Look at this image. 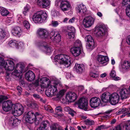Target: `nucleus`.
<instances>
[{"instance_id":"nucleus-1","label":"nucleus","mask_w":130,"mask_h":130,"mask_svg":"<svg viewBox=\"0 0 130 130\" xmlns=\"http://www.w3.org/2000/svg\"><path fill=\"white\" fill-rule=\"evenodd\" d=\"M62 86L61 82L59 80H56L53 85L48 86V88L45 91V94L47 96L49 97L52 95H56L58 92L57 87L59 88Z\"/></svg>"},{"instance_id":"nucleus-2","label":"nucleus","mask_w":130,"mask_h":130,"mask_svg":"<svg viewBox=\"0 0 130 130\" xmlns=\"http://www.w3.org/2000/svg\"><path fill=\"white\" fill-rule=\"evenodd\" d=\"M54 59L60 64L64 65L66 67H69L71 64L70 57L67 55L63 54L58 55L55 57Z\"/></svg>"},{"instance_id":"nucleus-3","label":"nucleus","mask_w":130,"mask_h":130,"mask_svg":"<svg viewBox=\"0 0 130 130\" xmlns=\"http://www.w3.org/2000/svg\"><path fill=\"white\" fill-rule=\"evenodd\" d=\"M47 17V14L45 11H41L34 14L32 19L35 23H42L46 19Z\"/></svg>"},{"instance_id":"nucleus-4","label":"nucleus","mask_w":130,"mask_h":130,"mask_svg":"<svg viewBox=\"0 0 130 130\" xmlns=\"http://www.w3.org/2000/svg\"><path fill=\"white\" fill-rule=\"evenodd\" d=\"M12 113L14 115L20 116L22 115L24 112L23 107L20 104H17L14 105Z\"/></svg>"},{"instance_id":"nucleus-5","label":"nucleus","mask_w":130,"mask_h":130,"mask_svg":"<svg viewBox=\"0 0 130 130\" xmlns=\"http://www.w3.org/2000/svg\"><path fill=\"white\" fill-rule=\"evenodd\" d=\"M85 39L87 42V48L88 50L89 51H91L95 47V45L93 39L91 36L90 35H88L86 36Z\"/></svg>"},{"instance_id":"nucleus-6","label":"nucleus","mask_w":130,"mask_h":130,"mask_svg":"<svg viewBox=\"0 0 130 130\" xmlns=\"http://www.w3.org/2000/svg\"><path fill=\"white\" fill-rule=\"evenodd\" d=\"M119 100V96L116 93H114L109 96V101L112 105H115L118 103Z\"/></svg>"},{"instance_id":"nucleus-7","label":"nucleus","mask_w":130,"mask_h":130,"mask_svg":"<svg viewBox=\"0 0 130 130\" xmlns=\"http://www.w3.org/2000/svg\"><path fill=\"white\" fill-rule=\"evenodd\" d=\"M78 107L80 108L86 110L87 108L88 103L87 100L85 99L80 98L76 102Z\"/></svg>"},{"instance_id":"nucleus-8","label":"nucleus","mask_w":130,"mask_h":130,"mask_svg":"<svg viewBox=\"0 0 130 130\" xmlns=\"http://www.w3.org/2000/svg\"><path fill=\"white\" fill-rule=\"evenodd\" d=\"M95 19L91 16L86 17L83 21V24L86 27H89L93 25Z\"/></svg>"},{"instance_id":"nucleus-9","label":"nucleus","mask_w":130,"mask_h":130,"mask_svg":"<svg viewBox=\"0 0 130 130\" xmlns=\"http://www.w3.org/2000/svg\"><path fill=\"white\" fill-rule=\"evenodd\" d=\"M10 100L4 102L3 104V109L5 111H8L11 110L12 107L14 108V105Z\"/></svg>"},{"instance_id":"nucleus-10","label":"nucleus","mask_w":130,"mask_h":130,"mask_svg":"<svg viewBox=\"0 0 130 130\" xmlns=\"http://www.w3.org/2000/svg\"><path fill=\"white\" fill-rule=\"evenodd\" d=\"M50 38L56 42H58L61 40V37L60 34L57 31L52 30L50 34Z\"/></svg>"},{"instance_id":"nucleus-11","label":"nucleus","mask_w":130,"mask_h":130,"mask_svg":"<svg viewBox=\"0 0 130 130\" xmlns=\"http://www.w3.org/2000/svg\"><path fill=\"white\" fill-rule=\"evenodd\" d=\"M90 106L92 108H95L100 106L101 103L100 99L96 97H93L90 100Z\"/></svg>"},{"instance_id":"nucleus-12","label":"nucleus","mask_w":130,"mask_h":130,"mask_svg":"<svg viewBox=\"0 0 130 130\" xmlns=\"http://www.w3.org/2000/svg\"><path fill=\"white\" fill-rule=\"evenodd\" d=\"M6 71H12L14 69V64L13 62L11 60H8L6 62L3 67Z\"/></svg>"},{"instance_id":"nucleus-13","label":"nucleus","mask_w":130,"mask_h":130,"mask_svg":"<svg viewBox=\"0 0 130 130\" xmlns=\"http://www.w3.org/2000/svg\"><path fill=\"white\" fill-rule=\"evenodd\" d=\"M97 60L100 64L106 65L107 63L109 58L107 56L99 55L97 57Z\"/></svg>"},{"instance_id":"nucleus-14","label":"nucleus","mask_w":130,"mask_h":130,"mask_svg":"<svg viewBox=\"0 0 130 130\" xmlns=\"http://www.w3.org/2000/svg\"><path fill=\"white\" fill-rule=\"evenodd\" d=\"M41 48L47 54H50L53 50L49 44L45 42L42 44Z\"/></svg>"},{"instance_id":"nucleus-15","label":"nucleus","mask_w":130,"mask_h":130,"mask_svg":"<svg viewBox=\"0 0 130 130\" xmlns=\"http://www.w3.org/2000/svg\"><path fill=\"white\" fill-rule=\"evenodd\" d=\"M70 5L69 2L67 1L61 0L60 7L63 11L68 10L70 8Z\"/></svg>"},{"instance_id":"nucleus-16","label":"nucleus","mask_w":130,"mask_h":130,"mask_svg":"<svg viewBox=\"0 0 130 130\" xmlns=\"http://www.w3.org/2000/svg\"><path fill=\"white\" fill-rule=\"evenodd\" d=\"M37 32L39 36L42 38H46L49 36L48 31L45 29H39L38 30Z\"/></svg>"},{"instance_id":"nucleus-17","label":"nucleus","mask_w":130,"mask_h":130,"mask_svg":"<svg viewBox=\"0 0 130 130\" xmlns=\"http://www.w3.org/2000/svg\"><path fill=\"white\" fill-rule=\"evenodd\" d=\"M50 0H37V4L39 6L43 8H45L50 5Z\"/></svg>"},{"instance_id":"nucleus-18","label":"nucleus","mask_w":130,"mask_h":130,"mask_svg":"<svg viewBox=\"0 0 130 130\" xmlns=\"http://www.w3.org/2000/svg\"><path fill=\"white\" fill-rule=\"evenodd\" d=\"M116 113L118 115L122 114L123 115L121 116V118L123 117L127 114L128 116H130V112H129L128 109L125 108L120 109L116 112Z\"/></svg>"},{"instance_id":"nucleus-19","label":"nucleus","mask_w":130,"mask_h":130,"mask_svg":"<svg viewBox=\"0 0 130 130\" xmlns=\"http://www.w3.org/2000/svg\"><path fill=\"white\" fill-rule=\"evenodd\" d=\"M130 68V62L124 61L120 67V70L123 72H125Z\"/></svg>"},{"instance_id":"nucleus-20","label":"nucleus","mask_w":130,"mask_h":130,"mask_svg":"<svg viewBox=\"0 0 130 130\" xmlns=\"http://www.w3.org/2000/svg\"><path fill=\"white\" fill-rule=\"evenodd\" d=\"M20 122V120L14 117H11L9 119V124L14 126H17Z\"/></svg>"},{"instance_id":"nucleus-21","label":"nucleus","mask_w":130,"mask_h":130,"mask_svg":"<svg viewBox=\"0 0 130 130\" xmlns=\"http://www.w3.org/2000/svg\"><path fill=\"white\" fill-rule=\"evenodd\" d=\"M25 75L26 79L29 81L34 80L35 77V74L31 71H29L26 73Z\"/></svg>"},{"instance_id":"nucleus-22","label":"nucleus","mask_w":130,"mask_h":130,"mask_svg":"<svg viewBox=\"0 0 130 130\" xmlns=\"http://www.w3.org/2000/svg\"><path fill=\"white\" fill-rule=\"evenodd\" d=\"M66 97L69 99L70 102H74L77 98L76 94L74 92H68L66 95Z\"/></svg>"},{"instance_id":"nucleus-23","label":"nucleus","mask_w":130,"mask_h":130,"mask_svg":"<svg viewBox=\"0 0 130 130\" xmlns=\"http://www.w3.org/2000/svg\"><path fill=\"white\" fill-rule=\"evenodd\" d=\"M96 30V34L98 36H103L105 34L106 28L104 26L100 25L97 28Z\"/></svg>"},{"instance_id":"nucleus-24","label":"nucleus","mask_w":130,"mask_h":130,"mask_svg":"<svg viewBox=\"0 0 130 130\" xmlns=\"http://www.w3.org/2000/svg\"><path fill=\"white\" fill-rule=\"evenodd\" d=\"M70 51L73 55L75 57L78 56L81 53L80 49L78 47H73L71 48Z\"/></svg>"},{"instance_id":"nucleus-25","label":"nucleus","mask_w":130,"mask_h":130,"mask_svg":"<svg viewBox=\"0 0 130 130\" xmlns=\"http://www.w3.org/2000/svg\"><path fill=\"white\" fill-rule=\"evenodd\" d=\"M119 93L122 100L126 99L127 97L128 94L129 93L127 89L124 88L119 90Z\"/></svg>"},{"instance_id":"nucleus-26","label":"nucleus","mask_w":130,"mask_h":130,"mask_svg":"<svg viewBox=\"0 0 130 130\" xmlns=\"http://www.w3.org/2000/svg\"><path fill=\"white\" fill-rule=\"evenodd\" d=\"M22 31L20 27L17 26L14 28L12 30V32L13 35L20 37L22 34Z\"/></svg>"},{"instance_id":"nucleus-27","label":"nucleus","mask_w":130,"mask_h":130,"mask_svg":"<svg viewBox=\"0 0 130 130\" xmlns=\"http://www.w3.org/2000/svg\"><path fill=\"white\" fill-rule=\"evenodd\" d=\"M86 10L85 6L83 5H79L77 8V11L82 15L85 13Z\"/></svg>"},{"instance_id":"nucleus-28","label":"nucleus","mask_w":130,"mask_h":130,"mask_svg":"<svg viewBox=\"0 0 130 130\" xmlns=\"http://www.w3.org/2000/svg\"><path fill=\"white\" fill-rule=\"evenodd\" d=\"M84 67L83 65L75 64L74 69L79 73H82L84 71Z\"/></svg>"},{"instance_id":"nucleus-29","label":"nucleus","mask_w":130,"mask_h":130,"mask_svg":"<svg viewBox=\"0 0 130 130\" xmlns=\"http://www.w3.org/2000/svg\"><path fill=\"white\" fill-rule=\"evenodd\" d=\"M110 95L109 93H104L102 94L101 96V100L103 102L107 103L109 101V96Z\"/></svg>"},{"instance_id":"nucleus-30","label":"nucleus","mask_w":130,"mask_h":130,"mask_svg":"<svg viewBox=\"0 0 130 130\" xmlns=\"http://www.w3.org/2000/svg\"><path fill=\"white\" fill-rule=\"evenodd\" d=\"M48 122L47 121H44L42 122L40 126L37 129V130H45V128L47 127Z\"/></svg>"},{"instance_id":"nucleus-31","label":"nucleus","mask_w":130,"mask_h":130,"mask_svg":"<svg viewBox=\"0 0 130 130\" xmlns=\"http://www.w3.org/2000/svg\"><path fill=\"white\" fill-rule=\"evenodd\" d=\"M0 12L1 15L4 16H6L9 13L7 10L2 7H0Z\"/></svg>"},{"instance_id":"nucleus-32","label":"nucleus","mask_w":130,"mask_h":130,"mask_svg":"<svg viewBox=\"0 0 130 130\" xmlns=\"http://www.w3.org/2000/svg\"><path fill=\"white\" fill-rule=\"evenodd\" d=\"M52 130H64L62 127L59 126L56 123L52 124L51 127Z\"/></svg>"},{"instance_id":"nucleus-33","label":"nucleus","mask_w":130,"mask_h":130,"mask_svg":"<svg viewBox=\"0 0 130 130\" xmlns=\"http://www.w3.org/2000/svg\"><path fill=\"white\" fill-rule=\"evenodd\" d=\"M48 79L46 77H44L41 78L40 81V83L42 84L40 85L41 88H43L45 87V83L48 80Z\"/></svg>"},{"instance_id":"nucleus-34","label":"nucleus","mask_w":130,"mask_h":130,"mask_svg":"<svg viewBox=\"0 0 130 130\" xmlns=\"http://www.w3.org/2000/svg\"><path fill=\"white\" fill-rule=\"evenodd\" d=\"M123 128L125 130H130V120L127 121L124 124Z\"/></svg>"},{"instance_id":"nucleus-35","label":"nucleus","mask_w":130,"mask_h":130,"mask_svg":"<svg viewBox=\"0 0 130 130\" xmlns=\"http://www.w3.org/2000/svg\"><path fill=\"white\" fill-rule=\"evenodd\" d=\"M8 45L11 47H14L17 46L18 44L16 41L15 40H11L9 42Z\"/></svg>"},{"instance_id":"nucleus-36","label":"nucleus","mask_w":130,"mask_h":130,"mask_svg":"<svg viewBox=\"0 0 130 130\" xmlns=\"http://www.w3.org/2000/svg\"><path fill=\"white\" fill-rule=\"evenodd\" d=\"M66 91V90L65 89H62L60 90L56 94L57 97L58 98H61L64 95Z\"/></svg>"},{"instance_id":"nucleus-37","label":"nucleus","mask_w":130,"mask_h":130,"mask_svg":"<svg viewBox=\"0 0 130 130\" xmlns=\"http://www.w3.org/2000/svg\"><path fill=\"white\" fill-rule=\"evenodd\" d=\"M45 109L47 111L53 113L54 111L51 107L49 105H45L44 106Z\"/></svg>"},{"instance_id":"nucleus-38","label":"nucleus","mask_w":130,"mask_h":130,"mask_svg":"<svg viewBox=\"0 0 130 130\" xmlns=\"http://www.w3.org/2000/svg\"><path fill=\"white\" fill-rule=\"evenodd\" d=\"M26 121L27 122L30 123H32L35 120L34 117H26Z\"/></svg>"},{"instance_id":"nucleus-39","label":"nucleus","mask_w":130,"mask_h":130,"mask_svg":"<svg viewBox=\"0 0 130 130\" xmlns=\"http://www.w3.org/2000/svg\"><path fill=\"white\" fill-rule=\"evenodd\" d=\"M68 38L71 40H72L75 37V33L73 32H69L67 35Z\"/></svg>"},{"instance_id":"nucleus-40","label":"nucleus","mask_w":130,"mask_h":130,"mask_svg":"<svg viewBox=\"0 0 130 130\" xmlns=\"http://www.w3.org/2000/svg\"><path fill=\"white\" fill-rule=\"evenodd\" d=\"M23 25L24 27H25L27 29H29L30 27V25L28 22L26 20H24L22 22Z\"/></svg>"},{"instance_id":"nucleus-41","label":"nucleus","mask_w":130,"mask_h":130,"mask_svg":"<svg viewBox=\"0 0 130 130\" xmlns=\"http://www.w3.org/2000/svg\"><path fill=\"white\" fill-rule=\"evenodd\" d=\"M84 122L86 124L92 125L94 124V121L89 119H88L85 120Z\"/></svg>"},{"instance_id":"nucleus-42","label":"nucleus","mask_w":130,"mask_h":130,"mask_svg":"<svg viewBox=\"0 0 130 130\" xmlns=\"http://www.w3.org/2000/svg\"><path fill=\"white\" fill-rule=\"evenodd\" d=\"M5 36V32L2 29L0 28V40L3 39Z\"/></svg>"},{"instance_id":"nucleus-43","label":"nucleus","mask_w":130,"mask_h":130,"mask_svg":"<svg viewBox=\"0 0 130 130\" xmlns=\"http://www.w3.org/2000/svg\"><path fill=\"white\" fill-rule=\"evenodd\" d=\"M35 114L32 111L28 112L27 114L26 117H35Z\"/></svg>"},{"instance_id":"nucleus-44","label":"nucleus","mask_w":130,"mask_h":130,"mask_svg":"<svg viewBox=\"0 0 130 130\" xmlns=\"http://www.w3.org/2000/svg\"><path fill=\"white\" fill-rule=\"evenodd\" d=\"M75 45L76 46L75 47H79L80 49L82 47V44L81 41L79 40H77L75 43Z\"/></svg>"},{"instance_id":"nucleus-45","label":"nucleus","mask_w":130,"mask_h":130,"mask_svg":"<svg viewBox=\"0 0 130 130\" xmlns=\"http://www.w3.org/2000/svg\"><path fill=\"white\" fill-rule=\"evenodd\" d=\"M126 12L127 16L130 18V5L127 6L126 9Z\"/></svg>"},{"instance_id":"nucleus-46","label":"nucleus","mask_w":130,"mask_h":130,"mask_svg":"<svg viewBox=\"0 0 130 130\" xmlns=\"http://www.w3.org/2000/svg\"><path fill=\"white\" fill-rule=\"evenodd\" d=\"M6 62L4 60V59L2 57H0V66L3 67L4 66Z\"/></svg>"},{"instance_id":"nucleus-47","label":"nucleus","mask_w":130,"mask_h":130,"mask_svg":"<svg viewBox=\"0 0 130 130\" xmlns=\"http://www.w3.org/2000/svg\"><path fill=\"white\" fill-rule=\"evenodd\" d=\"M55 111L56 113L61 112L62 111V109L61 106H58L56 108Z\"/></svg>"},{"instance_id":"nucleus-48","label":"nucleus","mask_w":130,"mask_h":130,"mask_svg":"<svg viewBox=\"0 0 130 130\" xmlns=\"http://www.w3.org/2000/svg\"><path fill=\"white\" fill-rule=\"evenodd\" d=\"M90 75L91 77L93 78H96L98 76V74L93 72H91L90 74Z\"/></svg>"},{"instance_id":"nucleus-49","label":"nucleus","mask_w":130,"mask_h":130,"mask_svg":"<svg viewBox=\"0 0 130 130\" xmlns=\"http://www.w3.org/2000/svg\"><path fill=\"white\" fill-rule=\"evenodd\" d=\"M35 120L36 119L38 120V119H41V116L37 112L35 114Z\"/></svg>"},{"instance_id":"nucleus-50","label":"nucleus","mask_w":130,"mask_h":130,"mask_svg":"<svg viewBox=\"0 0 130 130\" xmlns=\"http://www.w3.org/2000/svg\"><path fill=\"white\" fill-rule=\"evenodd\" d=\"M7 99V97L5 96L0 95V103L4 100H6Z\"/></svg>"},{"instance_id":"nucleus-51","label":"nucleus","mask_w":130,"mask_h":130,"mask_svg":"<svg viewBox=\"0 0 130 130\" xmlns=\"http://www.w3.org/2000/svg\"><path fill=\"white\" fill-rule=\"evenodd\" d=\"M17 89L19 92V93H18V95H20L22 92V88L20 86H18L17 87Z\"/></svg>"},{"instance_id":"nucleus-52","label":"nucleus","mask_w":130,"mask_h":130,"mask_svg":"<svg viewBox=\"0 0 130 130\" xmlns=\"http://www.w3.org/2000/svg\"><path fill=\"white\" fill-rule=\"evenodd\" d=\"M116 73L115 71L112 70L110 73V75L112 78L116 76Z\"/></svg>"},{"instance_id":"nucleus-53","label":"nucleus","mask_w":130,"mask_h":130,"mask_svg":"<svg viewBox=\"0 0 130 130\" xmlns=\"http://www.w3.org/2000/svg\"><path fill=\"white\" fill-rule=\"evenodd\" d=\"M19 68L20 69V72L21 73L24 72L25 71L24 70L25 67L23 65H20L19 66Z\"/></svg>"},{"instance_id":"nucleus-54","label":"nucleus","mask_w":130,"mask_h":130,"mask_svg":"<svg viewBox=\"0 0 130 130\" xmlns=\"http://www.w3.org/2000/svg\"><path fill=\"white\" fill-rule=\"evenodd\" d=\"M122 3L124 5L129 4V3H130V0H123Z\"/></svg>"},{"instance_id":"nucleus-55","label":"nucleus","mask_w":130,"mask_h":130,"mask_svg":"<svg viewBox=\"0 0 130 130\" xmlns=\"http://www.w3.org/2000/svg\"><path fill=\"white\" fill-rule=\"evenodd\" d=\"M52 24L53 26L56 27L58 25V23L57 21H52Z\"/></svg>"},{"instance_id":"nucleus-56","label":"nucleus","mask_w":130,"mask_h":130,"mask_svg":"<svg viewBox=\"0 0 130 130\" xmlns=\"http://www.w3.org/2000/svg\"><path fill=\"white\" fill-rule=\"evenodd\" d=\"M13 74L15 75L16 76H19V72L16 69H15L14 71L13 72Z\"/></svg>"},{"instance_id":"nucleus-57","label":"nucleus","mask_w":130,"mask_h":130,"mask_svg":"<svg viewBox=\"0 0 130 130\" xmlns=\"http://www.w3.org/2000/svg\"><path fill=\"white\" fill-rule=\"evenodd\" d=\"M121 128L120 125H119L116 126L112 130H121Z\"/></svg>"},{"instance_id":"nucleus-58","label":"nucleus","mask_w":130,"mask_h":130,"mask_svg":"<svg viewBox=\"0 0 130 130\" xmlns=\"http://www.w3.org/2000/svg\"><path fill=\"white\" fill-rule=\"evenodd\" d=\"M64 110L66 111H72V109L68 107H66L64 108Z\"/></svg>"},{"instance_id":"nucleus-59","label":"nucleus","mask_w":130,"mask_h":130,"mask_svg":"<svg viewBox=\"0 0 130 130\" xmlns=\"http://www.w3.org/2000/svg\"><path fill=\"white\" fill-rule=\"evenodd\" d=\"M33 97L37 99H39L40 98V96L37 94H34L33 95Z\"/></svg>"},{"instance_id":"nucleus-60","label":"nucleus","mask_w":130,"mask_h":130,"mask_svg":"<svg viewBox=\"0 0 130 130\" xmlns=\"http://www.w3.org/2000/svg\"><path fill=\"white\" fill-rule=\"evenodd\" d=\"M126 42L128 44L130 45V35L127 37L126 40Z\"/></svg>"},{"instance_id":"nucleus-61","label":"nucleus","mask_w":130,"mask_h":130,"mask_svg":"<svg viewBox=\"0 0 130 130\" xmlns=\"http://www.w3.org/2000/svg\"><path fill=\"white\" fill-rule=\"evenodd\" d=\"M113 79L115 80H120V78L119 77L115 76L113 78Z\"/></svg>"},{"instance_id":"nucleus-62","label":"nucleus","mask_w":130,"mask_h":130,"mask_svg":"<svg viewBox=\"0 0 130 130\" xmlns=\"http://www.w3.org/2000/svg\"><path fill=\"white\" fill-rule=\"evenodd\" d=\"M69 30L71 31V32H75V29L73 27H71L69 29Z\"/></svg>"},{"instance_id":"nucleus-63","label":"nucleus","mask_w":130,"mask_h":130,"mask_svg":"<svg viewBox=\"0 0 130 130\" xmlns=\"http://www.w3.org/2000/svg\"><path fill=\"white\" fill-rule=\"evenodd\" d=\"M75 18H72L71 19H70L69 21V23H72L74 21Z\"/></svg>"},{"instance_id":"nucleus-64","label":"nucleus","mask_w":130,"mask_h":130,"mask_svg":"<svg viewBox=\"0 0 130 130\" xmlns=\"http://www.w3.org/2000/svg\"><path fill=\"white\" fill-rule=\"evenodd\" d=\"M97 14L98 16L100 17H102L103 16V14L102 13L100 12H98L97 13Z\"/></svg>"}]
</instances>
